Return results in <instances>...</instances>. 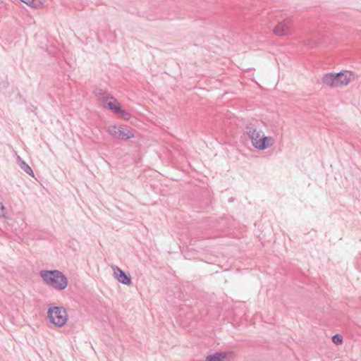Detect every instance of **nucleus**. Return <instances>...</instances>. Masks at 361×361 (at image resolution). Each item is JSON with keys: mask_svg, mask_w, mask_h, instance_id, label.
Returning a JSON list of instances; mask_svg holds the SVG:
<instances>
[{"mask_svg": "<svg viewBox=\"0 0 361 361\" xmlns=\"http://www.w3.org/2000/svg\"><path fill=\"white\" fill-rule=\"evenodd\" d=\"M39 276L45 284L56 290H63L67 287L68 279L66 276L59 270H41L39 271Z\"/></svg>", "mask_w": 361, "mask_h": 361, "instance_id": "obj_1", "label": "nucleus"}, {"mask_svg": "<svg viewBox=\"0 0 361 361\" xmlns=\"http://www.w3.org/2000/svg\"><path fill=\"white\" fill-rule=\"evenodd\" d=\"M47 317L50 322L58 327L63 326L68 319L66 309L63 307H49L47 311Z\"/></svg>", "mask_w": 361, "mask_h": 361, "instance_id": "obj_2", "label": "nucleus"}, {"mask_svg": "<svg viewBox=\"0 0 361 361\" xmlns=\"http://www.w3.org/2000/svg\"><path fill=\"white\" fill-rule=\"evenodd\" d=\"M293 24L290 20L285 19L279 22L273 29V33L278 37L288 36L292 33Z\"/></svg>", "mask_w": 361, "mask_h": 361, "instance_id": "obj_3", "label": "nucleus"}, {"mask_svg": "<svg viewBox=\"0 0 361 361\" xmlns=\"http://www.w3.org/2000/svg\"><path fill=\"white\" fill-rule=\"evenodd\" d=\"M246 133L251 140L252 145L254 142H257L258 139H259L263 135L262 131L260 129H258L254 124L250 123L247 125L246 128Z\"/></svg>", "mask_w": 361, "mask_h": 361, "instance_id": "obj_4", "label": "nucleus"}, {"mask_svg": "<svg viewBox=\"0 0 361 361\" xmlns=\"http://www.w3.org/2000/svg\"><path fill=\"white\" fill-rule=\"evenodd\" d=\"M114 270V278L116 279L120 283L124 285H130L132 283L131 278L129 275L125 273L118 267H112Z\"/></svg>", "mask_w": 361, "mask_h": 361, "instance_id": "obj_5", "label": "nucleus"}, {"mask_svg": "<svg viewBox=\"0 0 361 361\" xmlns=\"http://www.w3.org/2000/svg\"><path fill=\"white\" fill-rule=\"evenodd\" d=\"M274 145V139L270 136H264V135L254 142L253 147L259 150H264Z\"/></svg>", "mask_w": 361, "mask_h": 361, "instance_id": "obj_6", "label": "nucleus"}, {"mask_svg": "<svg viewBox=\"0 0 361 361\" xmlns=\"http://www.w3.org/2000/svg\"><path fill=\"white\" fill-rule=\"evenodd\" d=\"M338 76V86L347 85L349 82L354 78V74L351 71H343L339 73H336Z\"/></svg>", "mask_w": 361, "mask_h": 361, "instance_id": "obj_7", "label": "nucleus"}, {"mask_svg": "<svg viewBox=\"0 0 361 361\" xmlns=\"http://www.w3.org/2000/svg\"><path fill=\"white\" fill-rule=\"evenodd\" d=\"M336 73H329L323 75L321 78V83L329 86L331 87H337L338 86V78Z\"/></svg>", "mask_w": 361, "mask_h": 361, "instance_id": "obj_8", "label": "nucleus"}, {"mask_svg": "<svg viewBox=\"0 0 361 361\" xmlns=\"http://www.w3.org/2000/svg\"><path fill=\"white\" fill-rule=\"evenodd\" d=\"M233 352H217L214 354L209 355L207 357L206 361H226V360L231 357Z\"/></svg>", "mask_w": 361, "mask_h": 361, "instance_id": "obj_9", "label": "nucleus"}, {"mask_svg": "<svg viewBox=\"0 0 361 361\" xmlns=\"http://www.w3.org/2000/svg\"><path fill=\"white\" fill-rule=\"evenodd\" d=\"M117 139L127 140L135 137L134 130L126 126H120Z\"/></svg>", "mask_w": 361, "mask_h": 361, "instance_id": "obj_10", "label": "nucleus"}, {"mask_svg": "<svg viewBox=\"0 0 361 361\" xmlns=\"http://www.w3.org/2000/svg\"><path fill=\"white\" fill-rule=\"evenodd\" d=\"M102 102H107L108 108L110 110H111L115 114L118 111H121V104L113 96H108L106 97H104L102 100Z\"/></svg>", "mask_w": 361, "mask_h": 361, "instance_id": "obj_11", "label": "nucleus"}, {"mask_svg": "<svg viewBox=\"0 0 361 361\" xmlns=\"http://www.w3.org/2000/svg\"><path fill=\"white\" fill-rule=\"evenodd\" d=\"M18 159H19V166H20V169L22 170H23L28 175L33 177L34 172H33L32 169H31V167L24 160L21 159L19 157H18Z\"/></svg>", "mask_w": 361, "mask_h": 361, "instance_id": "obj_12", "label": "nucleus"}, {"mask_svg": "<svg viewBox=\"0 0 361 361\" xmlns=\"http://www.w3.org/2000/svg\"><path fill=\"white\" fill-rule=\"evenodd\" d=\"M20 1L32 8H41L43 5L42 0H20Z\"/></svg>", "mask_w": 361, "mask_h": 361, "instance_id": "obj_13", "label": "nucleus"}, {"mask_svg": "<svg viewBox=\"0 0 361 361\" xmlns=\"http://www.w3.org/2000/svg\"><path fill=\"white\" fill-rule=\"evenodd\" d=\"M119 127L120 126H111L109 128L108 133L112 137L117 139Z\"/></svg>", "mask_w": 361, "mask_h": 361, "instance_id": "obj_14", "label": "nucleus"}, {"mask_svg": "<svg viewBox=\"0 0 361 361\" xmlns=\"http://www.w3.org/2000/svg\"><path fill=\"white\" fill-rule=\"evenodd\" d=\"M116 114L119 115L121 118L125 120H129L130 118V114L127 111L123 110L121 108V111H118Z\"/></svg>", "mask_w": 361, "mask_h": 361, "instance_id": "obj_15", "label": "nucleus"}, {"mask_svg": "<svg viewBox=\"0 0 361 361\" xmlns=\"http://www.w3.org/2000/svg\"><path fill=\"white\" fill-rule=\"evenodd\" d=\"M331 340L336 345H340L343 343V337L338 334L334 335L331 338Z\"/></svg>", "mask_w": 361, "mask_h": 361, "instance_id": "obj_16", "label": "nucleus"}, {"mask_svg": "<svg viewBox=\"0 0 361 361\" xmlns=\"http://www.w3.org/2000/svg\"><path fill=\"white\" fill-rule=\"evenodd\" d=\"M6 210L5 206L2 202H0V218H7Z\"/></svg>", "mask_w": 361, "mask_h": 361, "instance_id": "obj_17", "label": "nucleus"}, {"mask_svg": "<svg viewBox=\"0 0 361 361\" xmlns=\"http://www.w3.org/2000/svg\"><path fill=\"white\" fill-rule=\"evenodd\" d=\"M94 93L95 94V95L99 96L104 95L106 93V92L101 88H97L94 90Z\"/></svg>", "mask_w": 361, "mask_h": 361, "instance_id": "obj_18", "label": "nucleus"}]
</instances>
